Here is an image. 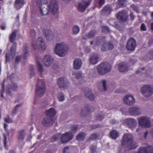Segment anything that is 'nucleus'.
Here are the masks:
<instances>
[{"mask_svg": "<svg viewBox=\"0 0 153 153\" xmlns=\"http://www.w3.org/2000/svg\"><path fill=\"white\" fill-rule=\"evenodd\" d=\"M121 144L129 150L135 149L137 146L136 143H133V137L132 135L128 133L125 134L123 135Z\"/></svg>", "mask_w": 153, "mask_h": 153, "instance_id": "f257e3e1", "label": "nucleus"}, {"mask_svg": "<svg viewBox=\"0 0 153 153\" xmlns=\"http://www.w3.org/2000/svg\"><path fill=\"white\" fill-rule=\"evenodd\" d=\"M45 84L44 79H38L36 90L35 100L36 98H40L43 96L45 92Z\"/></svg>", "mask_w": 153, "mask_h": 153, "instance_id": "f03ea898", "label": "nucleus"}, {"mask_svg": "<svg viewBox=\"0 0 153 153\" xmlns=\"http://www.w3.org/2000/svg\"><path fill=\"white\" fill-rule=\"evenodd\" d=\"M47 4V0H41L40 4V6L42 5L44 7V5H46L47 7H48L50 12L52 14L54 15L58 11V6L57 4L56 0H51L50 5H48L46 4Z\"/></svg>", "mask_w": 153, "mask_h": 153, "instance_id": "7ed1b4c3", "label": "nucleus"}, {"mask_svg": "<svg viewBox=\"0 0 153 153\" xmlns=\"http://www.w3.org/2000/svg\"><path fill=\"white\" fill-rule=\"evenodd\" d=\"M67 50V45L63 42L57 44L54 50L55 53L61 57L65 55Z\"/></svg>", "mask_w": 153, "mask_h": 153, "instance_id": "20e7f679", "label": "nucleus"}, {"mask_svg": "<svg viewBox=\"0 0 153 153\" xmlns=\"http://www.w3.org/2000/svg\"><path fill=\"white\" fill-rule=\"evenodd\" d=\"M111 69V66L108 63L105 62L101 63L97 67V71L100 75H104L109 72Z\"/></svg>", "mask_w": 153, "mask_h": 153, "instance_id": "39448f33", "label": "nucleus"}, {"mask_svg": "<svg viewBox=\"0 0 153 153\" xmlns=\"http://www.w3.org/2000/svg\"><path fill=\"white\" fill-rule=\"evenodd\" d=\"M139 125L143 128H149L151 126L150 119L145 116H141L137 118Z\"/></svg>", "mask_w": 153, "mask_h": 153, "instance_id": "423d86ee", "label": "nucleus"}, {"mask_svg": "<svg viewBox=\"0 0 153 153\" xmlns=\"http://www.w3.org/2000/svg\"><path fill=\"white\" fill-rule=\"evenodd\" d=\"M36 44H32V47L34 50L36 49H41L42 51H44L46 48V46L44 42L43 41L42 37H39L36 41Z\"/></svg>", "mask_w": 153, "mask_h": 153, "instance_id": "0eeeda50", "label": "nucleus"}, {"mask_svg": "<svg viewBox=\"0 0 153 153\" xmlns=\"http://www.w3.org/2000/svg\"><path fill=\"white\" fill-rule=\"evenodd\" d=\"M57 83L59 88H67L69 85V82L65 77H61L57 80Z\"/></svg>", "mask_w": 153, "mask_h": 153, "instance_id": "6e6552de", "label": "nucleus"}, {"mask_svg": "<svg viewBox=\"0 0 153 153\" xmlns=\"http://www.w3.org/2000/svg\"><path fill=\"white\" fill-rule=\"evenodd\" d=\"M141 91L143 94L146 97H149L153 94V89L149 85H144L141 89Z\"/></svg>", "mask_w": 153, "mask_h": 153, "instance_id": "1a4fd4ad", "label": "nucleus"}, {"mask_svg": "<svg viewBox=\"0 0 153 153\" xmlns=\"http://www.w3.org/2000/svg\"><path fill=\"white\" fill-rule=\"evenodd\" d=\"M74 135L71 132H66L61 136L60 139L62 143H66L72 139Z\"/></svg>", "mask_w": 153, "mask_h": 153, "instance_id": "9d476101", "label": "nucleus"}, {"mask_svg": "<svg viewBox=\"0 0 153 153\" xmlns=\"http://www.w3.org/2000/svg\"><path fill=\"white\" fill-rule=\"evenodd\" d=\"M136 47V42L134 39L131 38L128 41L126 46V49L129 51H134Z\"/></svg>", "mask_w": 153, "mask_h": 153, "instance_id": "9b49d317", "label": "nucleus"}, {"mask_svg": "<svg viewBox=\"0 0 153 153\" xmlns=\"http://www.w3.org/2000/svg\"><path fill=\"white\" fill-rule=\"evenodd\" d=\"M128 17V13L125 10H122L119 12L117 16V17L118 19L123 22H126Z\"/></svg>", "mask_w": 153, "mask_h": 153, "instance_id": "f8f14e48", "label": "nucleus"}, {"mask_svg": "<svg viewBox=\"0 0 153 153\" xmlns=\"http://www.w3.org/2000/svg\"><path fill=\"white\" fill-rule=\"evenodd\" d=\"M133 153H153V146L148 145L146 147L142 146L139 151Z\"/></svg>", "mask_w": 153, "mask_h": 153, "instance_id": "ddd939ff", "label": "nucleus"}, {"mask_svg": "<svg viewBox=\"0 0 153 153\" xmlns=\"http://www.w3.org/2000/svg\"><path fill=\"white\" fill-rule=\"evenodd\" d=\"M123 101L125 104L131 105L135 102V100L132 96L127 95L124 97Z\"/></svg>", "mask_w": 153, "mask_h": 153, "instance_id": "4468645a", "label": "nucleus"}, {"mask_svg": "<svg viewBox=\"0 0 153 153\" xmlns=\"http://www.w3.org/2000/svg\"><path fill=\"white\" fill-rule=\"evenodd\" d=\"M114 48V45L111 42H105L102 44L101 50L103 51H107V49L108 50H112Z\"/></svg>", "mask_w": 153, "mask_h": 153, "instance_id": "2eb2a0df", "label": "nucleus"}, {"mask_svg": "<svg viewBox=\"0 0 153 153\" xmlns=\"http://www.w3.org/2000/svg\"><path fill=\"white\" fill-rule=\"evenodd\" d=\"M43 61L44 65L46 66L49 67L53 62V59L50 56L47 55L44 56Z\"/></svg>", "mask_w": 153, "mask_h": 153, "instance_id": "dca6fc26", "label": "nucleus"}, {"mask_svg": "<svg viewBox=\"0 0 153 153\" xmlns=\"http://www.w3.org/2000/svg\"><path fill=\"white\" fill-rule=\"evenodd\" d=\"M91 1L89 0L87 2L80 3L77 7V10L79 12H83L85 11L86 8L89 5Z\"/></svg>", "mask_w": 153, "mask_h": 153, "instance_id": "f3484780", "label": "nucleus"}, {"mask_svg": "<svg viewBox=\"0 0 153 153\" xmlns=\"http://www.w3.org/2000/svg\"><path fill=\"white\" fill-rule=\"evenodd\" d=\"M128 112L131 115L138 116L141 114L140 109L137 107H133L129 109Z\"/></svg>", "mask_w": 153, "mask_h": 153, "instance_id": "a211bd4d", "label": "nucleus"}, {"mask_svg": "<svg viewBox=\"0 0 153 153\" xmlns=\"http://www.w3.org/2000/svg\"><path fill=\"white\" fill-rule=\"evenodd\" d=\"M42 124L43 125L46 126H51L53 124V120L48 117H44L42 121Z\"/></svg>", "mask_w": 153, "mask_h": 153, "instance_id": "6ab92c4d", "label": "nucleus"}, {"mask_svg": "<svg viewBox=\"0 0 153 153\" xmlns=\"http://www.w3.org/2000/svg\"><path fill=\"white\" fill-rule=\"evenodd\" d=\"M56 111L54 108H51L45 111V114L49 118L53 119V117L56 115Z\"/></svg>", "mask_w": 153, "mask_h": 153, "instance_id": "aec40b11", "label": "nucleus"}, {"mask_svg": "<svg viewBox=\"0 0 153 153\" xmlns=\"http://www.w3.org/2000/svg\"><path fill=\"white\" fill-rule=\"evenodd\" d=\"M84 92L85 94V96L86 97H88L91 101L94 100L95 97L92 94V91L91 89L86 88L85 89Z\"/></svg>", "mask_w": 153, "mask_h": 153, "instance_id": "412c9836", "label": "nucleus"}, {"mask_svg": "<svg viewBox=\"0 0 153 153\" xmlns=\"http://www.w3.org/2000/svg\"><path fill=\"white\" fill-rule=\"evenodd\" d=\"M118 69L120 72H125L128 71L129 68L127 64L125 62H122L119 65Z\"/></svg>", "mask_w": 153, "mask_h": 153, "instance_id": "4be33fe9", "label": "nucleus"}, {"mask_svg": "<svg viewBox=\"0 0 153 153\" xmlns=\"http://www.w3.org/2000/svg\"><path fill=\"white\" fill-rule=\"evenodd\" d=\"M43 34L48 40H51L53 37V35L52 31L49 29H44L43 31Z\"/></svg>", "mask_w": 153, "mask_h": 153, "instance_id": "5701e85b", "label": "nucleus"}, {"mask_svg": "<svg viewBox=\"0 0 153 153\" xmlns=\"http://www.w3.org/2000/svg\"><path fill=\"white\" fill-rule=\"evenodd\" d=\"M97 31L96 30H92L88 33L85 34L83 36V37L84 39H92L95 37Z\"/></svg>", "mask_w": 153, "mask_h": 153, "instance_id": "b1692460", "label": "nucleus"}, {"mask_svg": "<svg viewBox=\"0 0 153 153\" xmlns=\"http://www.w3.org/2000/svg\"><path fill=\"white\" fill-rule=\"evenodd\" d=\"M126 123L130 128H134L137 124L135 120L133 119H127L125 120Z\"/></svg>", "mask_w": 153, "mask_h": 153, "instance_id": "393cba45", "label": "nucleus"}, {"mask_svg": "<svg viewBox=\"0 0 153 153\" xmlns=\"http://www.w3.org/2000/svg\"><path fill=\"white\" fill-rule=\"evenodd\" d=\"M82 61L81 59L76 58L73 62V67L76 70L79 69L82 66Z\"/></svg>", "mask_w": 153, "mask_h": 153, "instance_id": "a878e982", "label": "nucleus"}, {"mask_svg": "<svg viewBox=\"0 0 153 153\" xmlns=\"http://www.w3.org/2000/svg\"><path fill=\"white\" fill-rule=\"evenodd\" d=\"M112 10L111 6L110 5H108L105 6L103 8L102 12V13L104 15H108L111 14Z\"/></svg>", "mask_w": 153, "mask_h": 153, "instance_id": "bb28decb", "label": "nucleus"}, {"mask_svg": "<svg viewBox=\"0 0 153 153\" xmlns=\"http://www.w3.org/2000/svg\"><path fill=\"white\" fill-rule=\"evenodd\" d=\"M98 56L97 54H93L91 57L90 59V63L91 64L95 65L97 64L98 62Z\"/></svg>", "mask_w": 153, "mask_h": 153, "instance_id": "cd10ccee", "label": "nucleus"}, {"mask_svg": "<svg viewBox=\"0 0 153 153\" xmlns=\"http://www.w3.org/2000/svg\"><path fill=\"white\" fill-rule=\"evenodd\" d=\"M24 0H16L15 2V6L17 9H19L22 7L25 4Z\"/></svg>", "mask_w": 153, "mask_h": 153, "instance_id": "c85d7f7f", "label": "nucleus"}, {"mask_svg": "<svg viewBox=\"0 0 153 153\" xmlns=\"http://www.w3.org/2000/svg\"><path fill=\"white\" fill-rule=\"evenodd\" d=\"M86 133L83 132L79 133L76 136V140L79 141L83 140L85 137Z\"/></svg>", "mask_w": 153, "mask_h": 153, "instance_id": "c756f323", "label": "nucleus"}, {"mask_svg": "<svg viewBox=\"0 0 153 153\" xmlns=\"http://www.w3.org/2000/svg\"><path fill=\"white\" fill-rule=\"evenodd\" d=\"M110 136L112 139H116L119 136V134L116 130H112L110 133Z\"/></svg>", "mask_w": 153, "mask_h": 153, "instance_id": "7c9ffc66", "label": "nucleus"}, {"mask_svg": "<svg viewBox=\"0 0 153 153\" xmlns=\"http://www.w3.org/2000/svg\"><path fill=\"white\" fill-rule=\"evenodd\" d=\"M91 108H90V105H88L87 106L85 107L84 109H82L81 115L84 114V113L85 115H87L88 113L91 112Z\"/></svg>", "mask_w": 153, "mask_h": 153, "instance_id": "2f4dec72", "label": "nucleus"}, {"mask_svg": "<svg viewBox=\"0 0 153 153\" xmlns=\"http://www.w3.org/2000/svg\"><path fill=\"white\" fill-rule=\"evenodd\" d=\"M25 132V130H22L19 131L18 136V140H23L24 139L25 134L24 133Z\"/></svg>", "mask_w": 153, "mask_h": 153, "instance_id": "473e14b6", "label": "nucleus"}, {"mask_svg": "<svg viewBox=\"0 0 153 153\" xmlns=\"http://www.w3.org/2000/svg\"><path fill=\"white\" fill-rule=\"evenodd\" d=\"M41 14L43 16L47 15L48 13V10L47 8H45V7H43L42 5L40 6Z\"/></svg>", "mask_w": 153, "mask_h": 153, "instance_id": "72a5a7b5", "label": "nucleus"}, {"mask_svg": "<svg viewBox=\"0 0 153 153\" xmlns=\"http://www.w3.org/2000/svg\"><path fill=\"white\" fill-rule=\"evenodd\" d=\"M61 135V133H58L53 136L51 139V141L52 142H53L57 141L60 137Z\"/></svg>", "mask_w": 153, "mask_h": 153, "instance_id": "f704fd0d", "label": "nucleus"}, {"mask_svg": "<svg viewBox=\"0 0 153 153\" xmlns=\"http://www.w3.org/2000/svg\"><path fill=\"white\" fill-rule=\"evenodd\" d=\"M23 52L25 53V54L23 56V58L24 59H26L27 57V55L28 51V47L27 45L26 44H25L23 45Z\"/></svg>", "mask_w": 153, "mask_h": 153, "instance_id": "c9c22d12", "label": "nucleus"}, {"mask_svg": "<svg viewBox=\"0 0 153 153\" xmlns=\"http://www.w3.org/2000/svg\"><path fill=\"white\" fill-rule=\"evenodd\" d=\"M16 36V33L15 31L13 32L11 34L9 38V40L11 43H13L15 40Z\"/></svg>", "mask_w": 153, "mask_h": 153, "instance_id": "e433bc0d", "label": "nucleus"}, {"mask_svg": "<svg viewBox=\"0 0 153 153\" xmlns=\"http://www.w3.org/2000/svg\"><path fill=\"white\" fill-rule=\"evenodd\" d=\"M16 42H13V43L12 46L10 48V52L11 54L15 55L16 52Z\"/></svg>", "mask_w": 153, "mask_h": 153, "instance_id": "4c0bfd02", "label": "nucleus"}, {"mask_svg": "<svg viewBox=\"0 0 153 153\" xmlns=\"http://www.w3.org/2000/svg\"><path fill=\"white\" fill-rule=\"evenodd\" d=\"M36 63L37 66L38 71L40 72L41 75V76L42 73L43 71L42 65H41V64L39 61H38L37 60L36 61Z\"/></svg>", "mask_w": 153, "mask_h": 153, "instance_id": "58836bf2", "label": "nucleus"}, {"mask_svg": "<svg viewBox=\"0 0 153 153\" xmlns=\"http://www.w3.org/2000/svg\"><path fill=\"white\" fill-rule=\"evenodd\" d=\"M79 28L77 25L74 26L72 28L73 33L74 34H76L79 33Z\"/></svg>", "mask_w": 153, "mask_h": 153, "instance_id": "ea45409f", "label": "nucleus"}, {"mask_svg": "<svg viewBox=\"0 0 153 153\" xmlns=\"http://www.w3.org/2000/svg\"><path fill=\"white\" fill-rule=\"evenodd\" d=\"M77 128V126L76 125H72L71 126V132H70L72 133L73 134H74L76 132V131Z\"/></svg>", "mask_w": 153, "mask_h": 153, "instance_id": "a19ab883", "label": "nucleus"}, {"mask_svg": "<svg viewBox=\"0 0 153 153\" xmlns=\"http://www.w3.org/2000/svg\"><path fill=\"white\" fill-rule=\"evenodd\" d=\"M22 106V104H19L17 105L16 106L13 108L12 112V114L13 115H15L17 114V111L18 110V108Z\"/></svg>", "mask_w": 153, "mask_h": 153, "instance_id": "79ce46f5", "label": "nucleus"}, {"mask_svg": "<svg viewBox=\"0 0 153 153\" xmlns=\"http://www.w3.org/2000/svg\"><path fill=\"white\" fill-rule=\"evenodd\" d=\"M3 136L4 137L3 142L4 143V147L7 150L8 149V146H7V137L5 134H3Z\"/></svg>", "mask_w": 153, "mask_h": 153, "instance_id": "37998d69", "label": "nucleus"}, {"mask_svg": "<svg viewBox=\"0 0 153 153\" xmlns=\"http://www.w3.org/2000/svg\"><path fill=\"white\" fill-rule=\"evenodd\" d=\"M4 121L7 123H10L13 122V120L8 115H7L6 117L4 118Z\"/></svg>", "mask_w": 153, "mask_h": 153, "instance_id": "c03bdc74", "label": "nucleus"}, {"mask_svg": "<svg viewBox=\"0 0 153 153\" xmlns=\"http://www.w3.org/2000/svg\"><path fill=\"white\" fill-rule=\"evenodd\" d=\"M57 98L60 102H62L65 100V97L63 93H60L59 94Z\"/></svg>", "mask_w": 153, "mask_h": 153, "instance_id": "a18cd8bd", "label": "nucleus"}, {"mask_svg": "<svg viewBox=\"0 0 153 153\" xmlns=\"http://www.w3.org/2000/svg\"><path fill=\"white\" fill-rule=\"evenodd\" d=\"M102 31V32H104L106 33H110V30L108 28V27L105 26H103L101 27Z\"/></svg>", "mask_w": 153, "mask_h": 153, "instance_id": "49530a36", "label": "nucleus"}, {"mask_svg": "<svg viewBox=\"0 0 153 153\" xmlns=\"http://www.w3.org/2000/svg\"><path fill=\"white\" fill-rule=\"evenodd\" d=\"M118 4L119 6L122 7H123L126 2V0H118Z\"/></svg>", "mask_w": 153, "mask_h": 153, "instance_id": "de8ad7c7", "label": "nucleus"}, {"mask_svg": "<svg viewBox=\"0 0 153 153\" xmlns=\"http://www.w3.org/2000/svg\"><path fill=\"white\" fill-rule=\"evenodd\" d=\"M90 149L91 153H97L96 151V146L94 145H91L90 147Z\"/></svg>", "mask_w": 153, "mask_h": 153, "instance_id": "09e8293b", "label": "nucleus"}, {"mask_svg": "<svg viewBox=\"0 0 153 153\" xmlns=\"http://www.w3.org/2000/svg\"><path fill=\"white\" fill-rule=\"evenodd\" d=\"M98 137L97 135L95 133L92 134L88 138L90 140H96Z\"/></svg>", "mask_w": 153, "mask_h": 153, "instance_id": "8fccbe9b", "label": "nucleus"}, {"mask_svg": "<svg viewBox=\"0 0 153 153\" xmlns=\"http://www.w3.org/2000/svg\"><path fill=\"white\" fill-rule=\"evenodd\" d=\"M30 78H31L34 75L35 72L34 71V66L33 65H30Z\"/></svg>", "mask_w": 153, "mask_h": 153, "instance_id": "3c124183", "label": "nucleus"}, {"mask_svg": "<svg viewBox=\"0 0 153 153\" xmlns=\"http://www.w3.org/2000/svg\"><path fill=\"white\" fill-rule=\"evenodd\" d=\"M104 115L102 113L101 114H98L96 116V119L98 120L101 121L104 119Z\"/></svg>", "mask_w": 153, "mask_h": 153, "instance_id": "603ef678", "label": "nucleus"}, {"mask_svg": "<svg viewBox=\"0 0 153 153\" xmlns=\"http://www.w3.org/2000/svg\"><path fill=\"white\" fill-rule=\"evenodd\" d=\"M73 75H74L75 74L76 77L77 79H79L80 77H81L82 76V73L80 72V71H79L77 73H75L74 72H73L72 74Z\"/></svg>", "mask_w": 153, "mask_h": 153, "instance_id": "864d4df0", "label": "nucleus"}, {"mask_svg": "<svg viewBox=\"0 0 153 153\" xmlns=\"http://www.w3.org/2000/svg\"><path fill=\"white\" fill-rule=\"evenodd\" d=\"M11 89L13 91H16L18 88V86L16 83H13L11 87Z\"/></svg>", "mask_w": 153, "mask_h": 153, "instance_id": "5fc2aeb1", "label": "nucleus"}, {"mask_svg": "<svg viewBox=\"0 0 153 153\" xmlns=\"http://www.w3.org/2000/svg\"><path fill=\"white\" fill-rule=\"evenodd\" d=\"M21 56H16L15 60V64H18L20 62V59H21Z\"/></svg>", "mask_w": 153, "mask_h": 153, "instance_id": "6e6d98bb", "label": "nucleus"}, {"mask_svg": "<svg viewBox=\"0 0 153 153\" xmlns=\"http://www.w3.org/2000/svg\"><path fill=\"white\" fill-rule=\"evenodd\" d=\"M98 3L99 4V6H98V8H100L102 5L104 4L105 2V0H98Z\"/></svg>", "mask_w": 153, "mask_h": 153, "instance_id": "4d7b16f0", "label": "nucleus"}, {"mask_svg": "<svg viewBox=\"0 0 153 153\" xmlns=\"http://www.w3.org/2000/svg\"><path fill=\"white\" fill-rule=\"evenodd\" d=\"M140 29L141 30L146 31L147 30V28L145 25L144 23H142L140 26Z\"/></svg>", "mask_w": 153, "mask_h": 153, "instance_id": "13d9d810", "label": "nucleus"}, {"mask_svg": "<svg viewBox=\"0 0 153 153\" xmlns=\"http://www.w3.org/2000/svg\"><path fill=\"white\" fill-rule=\"evenodd\" d=\"M131 7L135 11L137 12H138L139 11V10L137 6L133 4L131 5Z\"/></svg>", "mask_w": 153, "mask_h": 153, "instance_id": "bf43d9fd", "label": "nucleus"}, {"mask_svg": "<svg viewBox=\"0 0 153 153\" xmlns=\"http://www.w3.org/2000/svg\"><path fill=\"white\" fill-rule=\"evenodd\" d=\"M129 16L131 20L132 21H133L135 18V16L134 15L133 13L132 12H131Z\"/></svg>", "mask_w": 153, "mask_h": 153, "instance_id": "052dcab7", "label": "nucleus"}, {"mask_svg": "<svg viewBox=\"0 0 153 153\" xmlns=\"http://www.w3.org/2000/svg\"><path fill=\"white\" fill-rule=\"evenodd\" d=\"M4 84L2 85V89L0 91L1 97H4Z\"/></svg>", "mask_w": 153, "mask_h": 153, "instance_id": "680f3d73", "label": "nucleus"}, {"mask_svg": "<svg viewBox=\"0 0 153 153\" xmlns=\"http://www.w3.org/2000/svg\"><path fill=\"white\" fill-rule=\"evenodd\" d=\"M102 84L103 86V91H105L107 90V88L106 87V82L105 80H103L102 82Z\"/></svg>", "mask_w": 153, "mask_h": 153, "instance_id": "e2e57ef3", "label": "nucleus"}, {"mask_svg": "<svg viewBox=\"0 0 153 153\" xmlns=\"http://www.w3.org/2000/svg\"><path fill=\"white\" fill-rule=\"evenodd\" d=\"M100 125L99 124L97 125H92L90 126V127L92 129H94L95 128H99L100 127Z\"/></svg>", "mask_w": 153, "mask_h": 153, "instance_id": "0e129e2a", "label": "nucleus"}, {"mask_svg": "<svg viewBox=\"0 0 153 153\" xmlns=\"http://www.w3.org/2000/svg\"><path fill=\"white\" fill-rule=\"evenodd\" d=\"M10 55L9 53H6V62H9L10 61Z\"/></svg>", "mask_w": 153, "mask_h": 153, "instance_id": "69168bd1", "label": "nucleus"}, {"mask_svg": "<svg viewBox=\"0 0 153 153\" xmlns=\"http://www.w3.org/2000/svg\"><path fill=\"white\" fill-rule=\"evenodd\" d=\"M69 147L68 146H66L65 147L63 150V153H69L68 150Z\"/></svg>", "mask_w": 153, "mask_h": 153, "instance_id": "338daca9", "label": "nucleus"}, {"mask_svg": "<svg viewBox=\"0 0 153 153\" xmlns=\"http://www.w3.org/2000/svg\"><path fill=\"white\" fill-rule=\"evenodd\" d=\"M149 54L151 56V59H153V49L150 51Z\"/></svg>", "mask_w": 153, "mask_h": 153, "instance_id": "774afa93", "label": "nucleus"}]
</instances>
